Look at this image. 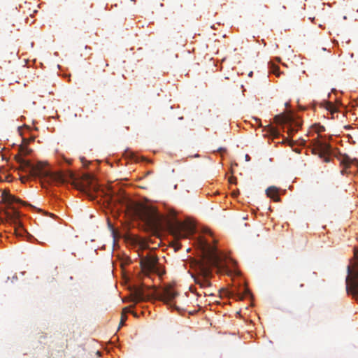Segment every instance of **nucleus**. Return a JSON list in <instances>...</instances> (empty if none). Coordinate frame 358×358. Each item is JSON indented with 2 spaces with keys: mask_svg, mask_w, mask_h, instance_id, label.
I'll return each instance as SVG.
<instances>
[{
  "mask_svg": "<svg viewBox=\"0 0 358 358\" xmlns=\"http://www.w3.org/2000/svg\"><path fill=\"white\" fill-rule=\"evenodd\" d=\"M217 150H218L219 152H225V151H226V149H225V148H220Z\"/></svg>",
  "mask_w": 358,
  "mask_h": 358,
  "instance_id": "5701e85b",
  "label": "nucleus"
},
{
  "mask_svg": "<svg viewBox=\"0 0 358 358\" xmlns=\"http://www.w3.org/2000/svg\"><path fill=\"white\" fill-rule=\"evenodd\" d=\"M16 51L5 52L0 58V69H6L7 64H10L17 57Z\"/></svg>",
  "mask_w": 358,
  "mask_h": 358,
  "instance_id": "9b49d317",
  "label": "nucleus"
},
{
  "mask_svg": "<svg viewBox=\"0 0 358 358\" xmlns=\"http://www.w3.org/2000/svg\"><path fill=\"white\" fill-rule=\"evenodd\" d=\"M274 120L277 124H291L293 121L291 115L285 113L276 115Z\"/></svg>",
  "mask_w": 358,
  "mask_h": 358,
  "instance_id": "ddd939ff",
  "label": "nucleus"
},
{
  "mask_svg": "<svg viewBox=\"0 0 358 358\" xmlns=\"http://www.w3.org/2000/svg\"><path fill=\"white\" fill-rule=\"evenodd\" d=\"M271 72L275 74L277 76H279V66L273 64H271Z\"/></svg>",
  "mask_w": 358,
  "mask_h": 358,
  "instance_id": "6ab92c4d",
  "label": "nucleus"
},
{
  "mask_svg": "<svg viewBox=\"0 0 358 358\" xmlns=\"http://www.w3.org/2000/svg\"><path fill=\"white\" fill-rule=\"evenodd\" d=\"M245 289V295H249L250 293V291L246 289V288H244Z\"/></svg>",
  "mask_w": 358,
  "mask_h": 358,
  "instance_id": "412c9836",
  "label": "nucleus"
},
{
  "mask_svg": "<svg viewBox=\"0 0 358 358\" xmlns=\"http://www.w3.org/2000/svg\"><path fill=\"white\" fill-rule=\"evenodd\" d=\"M315 150L319 154V157L323 159L325 162L329 161V154L331 152V146L326 142L317 141L315 143Z\"/></svg>",
  "mask_w": 358,
  "mask_h": 358,
  "instance_id": "6e6552de",
  "label": "nucleus"
},
{
  "mask_svg": "<svg viewBox=\"0 0 358 358\" xmlns=\"http://www.w3.org/2000/svg\"><path fill=\"white\" fill-rule=\"evenodd\" d=\"M127 152H129V150H126V153H127ZM129 154H131V152H129Z\"/></svg>",
  "mask_w": 358,
  "mask_h": 358,
  "instance_id": "c85d7f7f",
  "label": "nucleus"
},
{
  "mask_svg": "<svg viewBox=\"0 0 358 358\" xmlns=\"http://www.w3.org/2000/svg\"><path fill=\"white\" fill-rule=\"evenodd\" d=\"M17 161L20 164V169L31 177L39 178L49 184L56 185L73 180L72 183L77 189L86 193L90 199H95L92 192H96L98 187L93 183V177L88 173L83 174L80 181H76L71 173L53 172L45 162H38L36 164H32L30 161L21 157H17Z\"/></svg>",
  "mask_w": 358,
  "mask_h": 358,
  "instance_id": "f257e3e1",
  "label": "nucleus"
},
{
  "mask_svg": "<svg viewBox=\"0 0 358 358\" xmlns=\"http://www.w3.org/2000/svg\"><path fill=\"white\" fill-rule=\"evenodd\" d=\"M248 76L251 77V76H252V71H250V72L249 73Z\"/></svg>",
  "mask_w": 358,
  "mask_h": 358,
  "instance_id": "cd10ccee",
  "label": "nucleus"
},
{
  "mask_svg": "<svg viewBox=\"0 0 358 358\" xmlns=\"http://www.w3.org/2000/svg\"><path fill=\"white\" fill-rule=\"evenodd\" d=\"M331 92H334V94L336 96L335 99L336 103H334L332 101L324 100L323 101H322L320 103V106H321V107H323L325 109H327V110L330 111L331 113H334L338 111L337 107L338 105H341V103L337 96L338 91H331Z\"/></svg>",
  "mask_w": 358,
  "mask_h": 358,
  "instance_id": "1a4fd4ad",
  "label": "nucleus"
},
{
  "mask_svg": "<svg viewBox=\"0 0 358 358\" xmlns=\"http://www.w3.org/2000/svg\"><path fill=\"white\" fill-rule=\"evenodd\" d=\"M266 196L275 202H279L280 201V198L278 194V189L276 187L271 186L268 187L266 190Z\"/></svg>",
  "mask_w": 358,
  "mask_h": 358,
  "instance_id": "4468645a",
  "label": "nucleus"
},
{
  "mask_svg": "<svg viewBox=\"0 0 358 358\" xmlns=\"http://www.w3.org/2000/svg\"><path fill=\"white\" fill-rule=\"evenodd\" d=\"M139 247L141 250H145L148 248V242L144 239H139L138 241Z\"/></svg>",
  "mask_w": 358,
  "mask_h": 358,
  "instance_id": "a211bd4d",
  "label": "nucleus"
},
{
  "mask_svg": "<svg viewBox=\"0 0 358 358\" xmlns=\"http://www.w3.org/2000/svg\"><path fill=\"white\" fill-rule=\"evenodd\" d=\"M358 161L356 159H351L348 155H344L341 159V164L343 165L345 169H347L352 164H357Z\"/></svg>",
  "mask_w": 358,
  "mask_h": 358,
  "instance_id": "dca6fc26",
  "label": "nucleus"
},
{
  "mask_svg": "<svg viewBox=\"0 0 358 358\" xmlns=\"http://www.w3.org/2000/svg\"><path fill=\"white\" fill-rule=\"evenodd\" d=\"M194 227L190 224L176 222L173 234L177 239L185 238L193 233Z\"/></svg>",
  "mask_w": 358,
  "mask_h": 358,
  "instance_id": "423d86ee",
  "label": "nucleus"
},
{
  "mask_svg": "<svg viewBox=\"0 0 358 358\" xmlns=\"http://www.w3.org/2000/svg\"><path fill=\"white\" fill-rule=\"evenodd\" d=\"M201 250L202 257L196 262V274L192 277L196 284L201 288H206L211 286L210 281L213 275L211 266H222L225 256L206 241H201Z\"/></svg>",
  "mask_w": 358,
  "mask_h": 358,
  "instance_id": "f03ea898",
  "label": "nucleus"
},
{
  "mask_svg": "<svg viewBox=\"0 0 358 358\" xmlns=\"http://www.w3.org/2000/svg\"><path fill=\"white\" fill-rule=\"evenodd\" d=\"M245 159L247 161H249L250 160V156L248 155H245Z\"/></svg>",
  "mask_w": 358,
  "mask_h": 358,
  "instance_id": "393cba45",
  "label": "nucleus"
},
{
  "mask_svg": "<svg viewBox=\"0 0 358 358\" xmlns=\"http://www.w3.org/2000/svg\"><path fill=\"white\" fill-rule=\"evenodd\" d=\"M12 211H6L5 215L7 221L13 223L16 227L15 231L17 236H22L23 234L25 233L24 229L21 227V223L20 222V213L16 210L14 208L10 207Z\"/></svg>",
  "mask_w": 358,
  "mask_h": 358,
  "instance_id": "0eeeda50",
  "label": "nucleus"
},
{
  "mask_svg": "<svg viewBox=\"0 0 358 358\" xmlns=\"http://www.w3.org/2000/svg\"><path fill=\"white\" fill-rule=\"evenodd\" d=\"M178 293L173 289L172 286H167L163 289L160 294L161 299L166 303H171Z\"/></svg>",
  "mask_w": 358,
  "mask_h": 358,
  "instance_id": "9d476101",
  "label": "nucleus"
},
{
  "mask_svg": "<svg viewBox=\"0 0 358 358\" xmlns=\"http://www.w3.org/2000/svg\"><path fill=\"white\" fill-rule=\"evenodd\" d=\"M299 287H300L301 288H303V287H304V285H303V283H301V284L299 285Z\"/></svg>",
  "mask_w": 358,
  "mask_h": 358,
  "instance_id": "bb28decb",
  "label": "nucleus"
},
{
  "mask_svg": "<svg viewBox=\"0 0 358 358\" xmlns=\"http://www.w3.org/2000/svg\"><path fill=\"white\" fill-rule=\"evenodd\" d=\"M133 301L136 302L145 300L148 296L145 294L143 288L136 287L132 292Z\"/></svg>",
  "mask_w": 358,
  "mask_h": 358,
  "instance_id": "f8f14e48",
  "label": "nucleus"
},
{
  "mask_svg": "<svg viewBox=\"0 0 358 358\" xmlns=\"http://www.w3.org/2000/svg\"><path fill=\"white\" fill-rule=\"evenodd\" d=\"M212 294H213L212 293H208V292H204V295H205V296H206V295H212Z\"/></svg>",
  "mask_w": 358,
  "mask_h": 358,
  "instance_id": "a878e982",
  "label": "nucleus"
},
{
  "mask_svg": "<svg viewBox=\"0 0 358 358\" xmlns=\"http://www.w3.org/2000/svg\"><path fill=\"white\" fill-rule=\"evenodd\" d=\"M128 312V308H124L122 310V313L121 315V320L120 322V327L124 325V322L126 321L127 317V313Z\"/></svg>",
  "mask_w": 358,
  "mask_h": 358,
  "instance_id": "f3484780",
  "label": "nucleus"
},
{
  "mask_svg": "<svg viewBox=\"0 0 358 358\" xmlns=\"http://www.w3.org/2000/svg\"><path fill=\"white\" fill-rule=\"evenodd\" d=\"M27 180V178H25V177H22V178H21V180H22V182H25V181H26Z\"/></svg>",
  "mask_w": 358,
  "mask_h": 358,
  "instance_id": "b1692460",
  "label": "nucleus"
},
{
  "mask_svg": "<svg viewBox=\"0 0 358 358\" xmlns=\"http://www.w3.org/2000/svg\"><path fill=\"white\" fill-rule=\"evenodd\" d=\"M142 271L145 273H155L160 274L157 257L153 252H149L140 259Z\"/></svg>",
  "mask_w": 358,
  "mask_h": 358,
  "instance_id": "39448f33",
  "label": "nucleus"
},
{
  "mask_svg": "<svg viewBox=\"0 0 358 358\" xmlns=\"http://www.w3.org/2000/svg\"><path fill=\"white\" fill-rule=\"evenodd\" d=\"M138 216L150 229L157 231L161 229L163 217L155 208L141 207L138 210Z\"/></svg>",
  "mask_w": 358,
  "mask_h": 358,
  "instance_id": "7ed1b4c3",
  "label": "nucleus"
},
{
  "mask_svg": "<svg viewBox=\"0 0 358 358\" xmlns=\"http://www.w3.org/2000/svg\"><path fill=\"white\" fill-rule=\"evenodd\" d=\"M49 215H50L51 217H53V216H54V215H53V214H51V213H50Z\"/></svg>",
  "mask_w": 358,
  "mask_h": 358,
  "instance_id": "7c9ffc66",
  "label": "nucleus"
},
{
  "mask_svg": "<svg viewBox=\"0 0 358 358\" xmlns=\"http://www.w3.org/2000/svg\"><path fill=\"white\" fill-rule=\"evenodd\" d=\"M3 200L10 206L15 203L24 204L21 199L7 192L3 193Z\"/></svg>",
  "mask_w": 358,
  "mask_h": 358,
  "instance_id": "2eb2a0df",
  "label": "nucleus"
},
{
  "mask_svg": "<svg viewBox=\"0 0 358 358\" xmlns=\"http://www.w3.org/2000/svg\"><path fill=\"white\" fill-rule=\"evenodd\" d=\"M354 258L356 262L352 266H348L347 268L346 291L348 294L352 295L358 301V250L356 248H354Z\"/></svg>",
  "mask_w": 358,
  "mask_h": 358,
  "instance_id": "20e7f679",
  "label": "nucleus"
},
{
  "mask_svg": "<svg viewBox=\"0 0 358 358\" xmlns=\"http://www.w3.org/2000/svg\"><path fill=\"white\" fill-rule=\"evenodd\" d=\"M243 298H244V296H243V295H241V294H238V299L239 300H243Z\"/></svg>",
  "mask_w": 358,
  "mask_h": 358,
  "instance_id": "4be33fe9",
  "label": "nucleus"
},
{
  "mask_svg": "<svg viewBox=\"0 0 358 358\" xmlns=\"http://www.w3.org/2000/svg\"><path fill=\"white\" fill-rule=\"evenodd\" d=\"M236 180V178H234V177H231V178L229 179V182H230V183H234V182H235V180Z\"/></svg>",
  "mask_w": 358,
  "mask_h": 358,
  "instance_id": "aec40b11",
  "label": "nucleus"
},
{
  "mask_svg": "<svg viewBox=\"0 0 358 358\" xmlns=\"http://www.w3.org/2000/svg\"><path fill=\"white\" fill-rule=\"evenodd\" d=\"M331 94H329V98L331 99Z\"/></svg>",
  "mask_w": 358,
  "mask_h": 358,
  "instance_id": "c756f323",
  "label": "nucleus"
}]
</instances>
